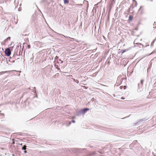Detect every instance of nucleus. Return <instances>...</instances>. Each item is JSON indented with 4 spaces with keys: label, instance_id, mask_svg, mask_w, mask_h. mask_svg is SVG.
I'll list each match as a JSON object with an SVG mask.
<instances>
[{
    "label": "nucleus",
    "instance_id": "f257e3e1",
    "mask_svg": "<svg viewBox=\"0 0 156 156\" xmlns=\"http://www.w3.org/2000/svg\"><path fill=\"white\" fill-rule=\"evenodd\" d=\"M85 150V149L73 148L68 149V150L69 152L72 151L73 153L78 154L79 153H81L83 151Z\"/></svg>",
    "mask_w": 156,
    "mask_h": 156
},
{
    "label": "nucleus",
    "instance_id": "f03ea898",
    "mask_svg": "<svg viewBox=\"0 0 156 156\" xmlns=\"http://www.w3.org/2000/svg\"><path fill=\"white\" fill-rule=\"evenodd\" d=\"M89 109L86 108L83 109H82L79 112H78L77 114V115L78 116L82 114H84L87 111H89Z\"/></svg>",
    "mask_w": 156,
    "mask_h": 156
},
{
    "label": "nucleus",
    "instance_id": "7ed1b4c3",
    "mask_svg": "<svg viewBox=\"0 0 156 156\" xmlns=\"http://www.w3.org/2000/svg\"><path fill=\"white\" fill-rule=\"evenodd\" d=\"M5 53L7 56H9L11 55V52L10 49L9 48H7L5 51Z\"/></svg>",
    "mask_w": 156,
    "mask_h": 156
},
{
    "label": "nucleus",
    "instance_id": "20e7f679",
    "mask_svg": "<svg viewBox=\"0 0 156 156\" xmlns=\"http://www.w3.org/2000/svg\"><path fill=\"white\" fill-rule=\"evenodd\" d=\"M7 22H8V20L3 19L2 20L1 22V23L2 25H6L8 23Z\"/></svg>",
    "mask_w": 156,
    "mask_h": 156
},
{
    "label": "nucleus",
    "instance_id": "39448f33",
    "mask_svg": "<svg viewBox=\"0 0 156 156\" xmlns=\"http://www.w3.org/2000/svg\"><path fill=\"white\" fill-rule=\"evenodd\" d=\"M60 154L59 153L58 151L56 150H54L53 151V152H52L53 155H58Z\"/></svg>",
    "mask_w": 156,
    "mask_h": 156
},
{
    "label": "nucleus",
    "instance_id": "423d86ee",
    "mask_svg": "<svg viewBox=\"0 0 156 156\" xmlns=\"http://www.w3.org/2000/svg\"><path fill=\"white\" fill-rule=\"evenodd\" d=\"M134 44H136L138 45V46H139L140 47V46H142V47H143V46H144L142 44L140 43H136L135 42V41H134Z\"/></svg>",
    "mask_w": 156,
    "mask_h": 156
},
{
    "label": "nucleus",
    "instance_id": "0eeeda50",
    "mask_svg": "<svg viewBox=\"0 0 156 156\" xmlns=\"http://www.w3.org/2000/svg\"><path fill=\"white\" fill-rule=\"evenodd\" d=\"M23 47H24V46H27L28 48L29 49L30 48V45H28L25 43H23Z\"/></svg>",
    "mask_w": 156,
    "mask_h": 156
},
{
    "label": "nucleus",
    "instance_id": "6e6552de",
    "mask_svg": "<svg viewBox=\"0 0 156 156\" xmlns=\"http://www.w3.org/2000/svg\"><path fill=\"white\" fill-rule=\"evenodd\" d=\"M133 17L132 15H129L128 20L130 21H132L133 20Z\"/></svg>",
    "mask_w": 156,
    "mask_h": 156
},
{
    "label": "nucleus",
    "instance_id": "1a4fd4ad",
    "mask_svg": "<svg viewBox=\"0 0 156 156\" xmlns=\"http://www.w3.org/2000/svg\"><path fill=\"white\" fill-rule=\"evenodd\" d=\"M71 122H70V121L66 123V126H68L70 125L71 124Z\"/></svg>",
    "mask_w": 156,
    "mask_h": 156
},
{
    "label": "nucleus",
    "instance_id": "9d476101",
    "mask_svg": "<svg viewBox=\"0 0 156 156\" xmlns=\"http://www.w3.org/2000/svg\"><path fill=\"white\" fill-rule=\"evenodd\" d=\"M27 146L25 145L23 146L22 148V149L23 150H25L26 149Z\"/></svg>",
    "mask_w": 156,
    "mask_h": 156
},
{
    "label": "nucleus",
    "instance_id": "9b49d317",
    "mask_svg": "<svg viewBox=\"0 0 156 156\" xmlns=\"http://www.w3.org/2000/svg\"><path fill=\"white\" fill-rule=\"evenodd\" d=\"M147 119H141L138 122H141L144 121H145V120H146Z\"/></svg>",
    "mask_w": 156,
    "mask_h": 156
},
{
    "label": "nucleus",
    "instance_id": "f8f14e48",
    "mask_svg": "<svg viewBox=\"0 0 156 156\" xmlns=\"http://www.w3.org/2000/svg\"><path fill=\"white\" fill-rule=\"evenodd\" d=\"M115 2H113V1H111V3L110 4V7H112L115 3Z\"/></svg>",
    "mask_w": 156,
    "mask_h": 156
},
{
    "label": "nucleus",
    "instance_id": "ddd939ff",
    "mask_svg": "<svg viewBox=\"0 0 156 156\" xmlns=\"http://www.w3.org/2000/svg\"><path fill=\"white\" fill-rule=\"evenodd\" d=\"M144 82V80H141L140 84H141V87H142V86H143V83Z\"/></svg>",
    "mask_w": 156,
    "mask_h": 156
},
{
    "label": "nucleus",
    "instance_id": "4468645a",
    "mask_svg": "<svg viewBox=\"0 0 156 156\" xmlns=\"http://www.w3.org/2000/svg\"><path fill=\"white\" fill-rule=\"evenodd\" d=\"M8 72V71H3V72H0V74L2 75L3 73H7Z\"/></svg>",
    "mask_w": 156,
    "mask_h": 156
},
{
    "label": "nucleus",
    "instance_id": "2eb2a0df",
    "mask_svg": "<svg viewBox=\"0 0 156 156\" xmlns=\"http://www.w3.org/2000/svg\"><path fill=\"white\" fill-rule=\"evenodd\" d=\"M126 50H121L120 51V52H121L122 53V54L123 53H124V52H125L126 51Z\"/></svg>",
    "mask_w": 156,
    "mask_h": 156
},
{
    "label": "nucleus",
    "instance_id": "dca6fc26",
    "mask_svg": "<svg viewBox=\"0 0 156 156\" xmlns=\"http://www.w3.org/2000/svg\"><path fill=\"white\" fill-rule=\"evenodd\" d=\"M65 4L68 3H69V0H63Z\"/></svg>",
    "mask_w": 156,
    "mask_h": 156
},
{
    "label": "nucleus",
    "instance_id": "f3484780",
    "mask_svg": "<svg viewBox=\"0 0 156 156\" xmlns=\"http://www.w3.org/2000/svg\"><path fill=\"white\" fill-rule=\"evenodd\" d=\"M141 87H142L141 86V84H140L139 83L138 84V89H139V90L140 89Z\"/></svg>",
    "mask_w": 156,
    "mask_h": 156
},
{
    "label": "nucleus",
    "instance_id": "a211bd4d",
    "mask_svg": "<svg viewBox=\"0 0 156 156\" xmlns=\"http://www.w3.org/2000/svg\"><path fill=\"white\" fill-rule=\"evenodd\" d=\"M136 142H137V141L136 140L134 141L133 142L132 144L133 145L135 144Z\"/></svg>",
    "mask_w": 156,
    "mask_h": 156
},
{
    "label": "nucleus",
    "instance_id": "6ab92c4d",
    "mask_svg": "<svg viewBox=\"0 0 156 156\" xmlns=\"http://www.w3.org/2000/svg\"><path fill=\"white\" fill-rule=\"evenodd\" d=\"M74 81L76 82V83H79V81H78V80H74Z\"/></svg>",
    "mask_w": 156,
    "mask_h": 156
},
{
    "label": "nucleus",
    "instance_id": "aec40b11",
    "mask_svg": "<svg viewBox=\"0 0 156 156\" xmlns=\"http://www.w3.org/2000/svg\"><path fill=\"white\" fill-rule=\"evenodd\" d=\"M154 41H155V40H154V41H153L152 42V43L151 44V46H152V45H153V44H154Z\"/></svg>",
    "mask_w": 156,
    "mask_h": 156
},
{
    "label": "nucleus",
    "instance_id": "412c9836",
    "mask_svg": "<svg viewBox=\"0 0 156 156\" xmlns=\"http://www.w3.org/2000/svg\"><path fill=\"white\" fill-rule=\"evenodd\" d=\"M58 59V60H59V61H61V63H63V61H62V60H61V59Z\"/></svg>",
    "mask_w": 156,
    "mask_h": 156
},
{
    "label": "nucleus",
    "instance_id": "4be33fe9",
    "mask_svg": "<svg viewBox=\"0 0 156 156\" xmlns=\"http://www.w3.org/2000/svg\"><path fill=\"white\" fill-rule=\"evenodd\" d=\"M10 39V37H8V38H7L5 40H7V39Z\"/></svg>",
    "mask_w": 156,
    "mask_h": 156
},
{
    "label": "nucleus",
    "instance_id": "5701e85b",
    "mask_svg": "<svg viewBox=\"0 0 156 156\" xmlns=\"http://www.w3.org/2000/svg\"><path fill=\"white\" fill-rule=\"evenodd\" d=\"M72 122L73 123H75V120H72Z\"/></svg>",
    "mask_w": 156,
    "mask_h": 156
},
{
    "label": "nucleus",
    "instance_id": "b1692460",
    "mask_svg": "<svg viewBox=\"0 0 156 156\" xmlns=\"http://www.w3.org/2000/svg\"><path fill=\"white\" fill-rule=\"evenodd\" d=\"M126 86H124V89H126Z\"/></svg>",
    "mask_w": 156,
    "mask_h": 156
},
{
    "label": "nucleus",
    "instance_id": "393cba45",
    "mask_svg": "<svg viewBox=\"0 0 156 156\" xmlns=\"http://www.w3.org/2000/svg\"><path fill=\"white\" fill-rule=\"evenodd\" d=\"M27 152V151H26L25 150H24V153H26Z\"/></svg>",
    "mask_w": 156,
    "mask_h": 156
},
{
    "label": "nucleus",
    "instance_id": "a878e982",
    "mask_svg": "<svg viewBox=\"0 0 156 156\" xmlns=\"http://www.w3.org/2000/svg\"><path fill=\"white\" fill-rule=\"evenodd\" d=\"M115 0H112V1H113V2H115Z\"/></svg>",
    "mask_w": 156,
    "mask_h": 156
},
{
    "label": "nucleus",
    "instance_id": "bb28decb",
    "mask_svg": "<svg viewBox=\"0 0 156 156\" xmlns=\"http://www.w3.org/2000/svg\"><path fill=\"white\" fill-rule=\"evenodd\" d=\"M55 58L56 59H57V58H58V57L57 56H56L55 57Z\"/></svg>",
    "mask_w": 156,
    "mask_h": 156
},
{
    "label": "nucleus",
    "instance_id": "cd10ccee",
    "mask_svg": "<svg viewBox=\"0 0 156 156\" xmlns=\"http://www.w3.org/2000/svg\"><path fill=\"white\" fill-rule=\"evenodd\" d=\"M120 87L121 89L122 88V86H121Z\"/></svg>",
    "mask_w": 156,
    "mask_h": 156
},
{
    "label": "nucleus",
    "instance_id": "c85d7f7f",
    "mask_svg": "<svg viewBox=\"0 0 156 156\" xmlns=\"http://www.w3.org/2000/svg\"><path fill=\"white\" fill-rule=\"evenodd\" d=\"M0 9L1 10V9H2V8L1 7H0Z\"/></svg>",
    "mask_w": 156,
    "mask_h": 156
},
{
    "label": "nucleus",
    "instance_id": "c756f323",
    "mask_svg": "<svg viewBox=\"0 0 156 156\" xmlns=\"http://www.w3.org/2000/svg\"><path fill=\"white\" fill-rule=\"evenodd\" d=\"M56 66V68H57V69H58V68H57L58 67V66Z\"/></svg>",
    "mask_w": 156,
    "mask_h": 156
},
{
    "label": "nucleus",
    "instance_id": "7c9ffc66",
    "mask_svg": "<svg viewBox=\"0 0 156 156\" xmlns=\"http://www.w3.org/2000/svg\"><path fill=\"white\" fill-rule=\"evenodd\" d=\"M20 145L22 146H23V145H22V144H20Z\"/></svg>",
    "mask_w": 156,
    "mask_h": 156
},
{
    "label": "nucleus",
    "instance_id": "2f4dec72",
    "mask_svg": "<svg viewBox=\"0 0 156 156\" xmlns=\"http://www.w3.org/2000/svg\"><path fill=\"white\" fill-rule=\"evenodd\" d=\"M151 2H152L153 0H151Z\"/></svg>",
    "mask_w": 156,
    "mask_h": 156
},
{
    "label": "nucleus",
    "instance_id": "473e14b6",
    "mask_svg": "<svg viewBox=\"0 0 156 156\" xmlns=\"http://www.w3.org/2000/svg\"><path fill=\"white\" fill-rule=\"evenodd\" d=\"M15 62V61H13V62Z\"/></svg>",
    "mask_w": 156,
    "mask_h": 156
}]
</instances>
